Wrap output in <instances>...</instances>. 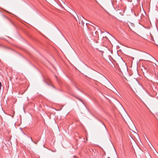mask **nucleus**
<instances>
[{"label": "nucleus", "instance_id": "obj_1", "mask_svg": "<svg viewBox=\"0 0 158 158\" xmlns=\"http://www.w3.org/2000/svg\"><path fill=\"white\" fill-rule=\"evenodd\" d=\"M91 152L92 151V152H93V154L95 153V152L94 151V150L93 149H91V150L90 149L89 150Z\"/></svg>", "mask_w": 158, "mask_h": 158}, {"label": "nucleus", "instance_id": "obj_3", "mask_svg": "<svg viewBox=\"0 0 158 158\" xmlns=\"http://www.w3.org/2000/svg\"><path fill=\"white\" fill-rule=\"evenodd\" d=\"M2 87V84L1 82H0V89H1Z\"/></svg>", "mask_w": 158, "mask_h": 158}, {"label": "nucleus", "instance_id": "obj_4", "mask_svg": "<svg viewBox=\"0 0 158 158\" xmlns=\"http://www.w3.org/2000/svg\"><path fill=\"white\" fill-rule=\"evenodd\" d=\"M31 140H32V141L35 144H36V143L35 142L33 141L32 139L31 138Z\"/></svg>", "mask_w": 158, "mask_h": 158}, {"label": "nucleus", "instance_id": "obj_2", "mask_svg": "<svg viewBox=\"0 0 158 158\" xmlns=\"http://www.w3.org/2000/svg\"><path fill=\"white\" fill-rule=\"evenodd\" d=\"M105 79H106V80L111 85H112L110 83V82L108 81V80L105 78Z\"/></svg>", "mask_w": 158, "mask_h": 158}, {"label": "nucleus", "instance_id": "obj_5", "mask_svg": "<svg viewBox=\"0 0 158 158\" xmlns=\"http://www.w3.org/2000/svg\"><path fill=\"white\" fill-rule=\"evenodd\" d=\"M108 158H109V157H108Z\"/></svg>", "mask_w": 158, "mask_h": 158}]
</instances>
